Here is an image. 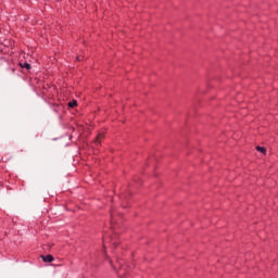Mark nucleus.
Masks as SVG:
<instances>
[{
	"mask_svg": "<svg viewBox=\"0 0 278 278\" xmlns=\"http://www.w3.org/2000/svg\"><path fill=\"white\" fill-rule=\"evenodd\" d=\"M256 151H258V152L262 153L263 155H266V148H264V147L257 146V147H256Z\"/></svg>",
	"mask_w": 278,
	"mask_h": 278,
	"instance_id": "obj_2",
	"label": "nucleus"
},
{
	"mask_svg": "<svg viewBox=\"0 0 278 278\" xmlns=\"http://www.w3.org/2000/svg\"><path fill=\"white\" fill-rule=\"evenodd\" d=\"M77 105V100H73L72 102H68V108H75Z\"/></svg>",
	"mask_w": 278,
	"mask_h": 278,
	"instance_id": "obj_4",
	"label": "nucleus"
},
{
	"mask_svg": "<svg viewBox=\"0 0 278 278\" xmlns=\"http://www.w3.org/2000/svg\"><path fill=\"white\" fill-rule=\"evenodd\" d=\"M22 68H26V71H29L31 68V65L29 63H21Z\"/></svg>",
	"mask_w": 278,
	"mask_h": 278,
	"instance_id": "obj_3",
	"label": "nucleus"
},
{
	"mask_svg": "<svg viewBox=\"0 0 278 278\" xmlns=\"http://www.w3.org/2000/svg\"><path fill=\"white\" fill-rule=\"evenodd\" d=\"M42 261L51 264V262H53V256L52 255H47V256H41Z\"/></svg>",
	"mask_w": 278,
	"mask_h": 278,
	"instance_id": "obj_1",
	"label": "nucleus"
}]
</instances>
